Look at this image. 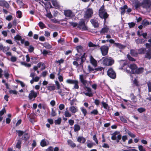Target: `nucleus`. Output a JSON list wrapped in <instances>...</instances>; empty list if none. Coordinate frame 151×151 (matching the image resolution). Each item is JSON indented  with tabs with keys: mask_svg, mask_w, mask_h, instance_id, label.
Segmentation results:
<instances>
[{
	"mask_svg": "<svg viewBox=\"0 0 151 151\" xmlns=\"http://www.w3.org/2000/svg\"><path fill=\"white\" fill-rule=\"evenodd\" d=\"M57 115L55 111L53 109H52V111L51 114V115L53 117Z\"/></svg>",
	"mask_w": 151,
	"mask_h": 151,
	"instance_id": "51",
	"label": "nucleus"
},
{
	"mask_svg": "<svg viewBox=\"0 0 151 151\" xmlns=\"http://www.w3.org/2000/svg\"><path fill=\"white\" fill-rule=\"evenodd\" d=\"M66 82L67 83L70 84H74V87L76 88V80H72L70 79H67Z\"/></svg>",
	"mask_w": 151,
	"mask_h": 151,
	"instance_id": "22",
	"label": "nucleus"
},
{
	"mask_svg": "<svg viewBox=\"0 0 151 151\" xmlns=\"http://www.w3.org/2000/svg\"><path fill=\"white\" fill-rule=\"evenodd\" d=\"M76 26H77L78 28L79 29L83 30H85L87 29L85 25L84 20L83 19H81L78 24H76Z\"/></svg>",
	"mask_w": 151,
	"mask_h": 151,
	"instance_id": "6",
	"label": "nucleus"
},
{
	"mask_svg": "<svg viewBox=\"0 0 151 151\" xmlns=\"http://www.w3.org/2000/svg\"><path fill=\"white\" fill-rule=\"evenodd\" d=\"M109 29L107 27H105L102 29L100 31V32L101 35L104 34L105 33H107L108 32Z\"/></svg>",
	"mask_w": 151,
	"mask_h": 151,
	"instance_id": "17",
	"label": "nucleus"
},
{
	"mask_svg": "<svg viewBox=\"0 0 151 151\" xmlns=\"http://www.w3.org/2000/svg\"><path fill=\"white\" fill-rule=\"evenodd\" d=\"M16 132L17 133L18 136L19 137H21L24 133V132L23 131L20 130H16Z\"/></svg>",
	"mask_w": 151,
	"mask_h": 151,
	"instance_id": "31",
	"label": "nucleus"
},
{
	"mask_svg": "<svg viewBox=\"0 0 151 151\" xmlns=\"http://www.w3.org/2000/svg\"><path fill=\"white\" fill-rule=\"evenodd\" d=\"M62 119L61 118H58L57 119L55 120L54 123L55 125H60L61 123Z\"/></svg>",
	"mask_w": 151,
	"mask_h": 151,
	"instance_id": "32",
	"label": "nucleus"
},
{
	"mask_svg": "<svg viewBox=\"0 0 151 151\" xmlns=\"http://www.w3.org/2000/svg\"><path fill=\"white\" fill-rule=\"evenodd\" d=\"M51 2L53 5L56 9L60 8V6L56 0H51Z\"/></svg>",
	"mask_w": 151,
	"mask_h": 151,
	"instance_id": "18",
	"label": "nucleus"
},
{
	"mask_svg": "<svg viewBox=\"0 0 151 151\" xmlns=\"http://www.w3.org/2000/svg\"><path fill=\"white\" fill-rule=\"evenodd\" d=\"M119 134V132L117 131H115L113 134H111L112 135L111 139L113 140H116L117 142H119L120 140L122 138L121 135Z\"/></svg>",
	"mask_w": 151,
	"mask_h": 151,
	"instance_id": "5",
	"label": "nucleus"
},
{
	"mask_svg": "<svg viewBox=\"0 0 151 151\" xmlns=\"http://www.w3.org/2000/svg\"><path fill=\"white\" fill-rule=\"evenodd\" d=\"M64 14L67 17H71L74 16V14L70 10H65L64 11Z\"/></svg>",
	"mask_w": 151,
	"mask_h": 151,
	"instance_id": "12",
	"label": "nucleus"
},
{
	"mask_svg": "<svg viewBox=\"0 0 151 151\" xmlns=\"http://www.w3.org/2000/svg\"><path fill=\"white\" fill-rule=\"evenodd\" d=\"M20 40L21 41V43L22 44H23L24 43V44L25 46H28L29 45L30 43L28 41H26L24 42V39H22V38H21V40Z\"/></svg>",
	"mask_w": 151,
	"mask_h": 151,
	"instance_id": "24",
	"label": "nucleus"
},
{
	"mask_svg": "<svg viewBox=\"0 0 151 151\" xmlns=\"http://www.w3.org/2000/svg\"><path fill=\"white\" fill-rule=\"evenodd\" d=\"M128 9L127 6V5L124 6L123 7L120 8L121 12L122 14H124L125 12V9Z\"/></svg>",
	"mask_w": 151,
	"mask_h": 151,
	"instance_id": "28",
	"label": "nucleus"
},
{
	"mask_svg": "<svg viewBox=\"0 0 151 151\" xmlns=\"http://www.w3.org/2000/svg\"><path fill=\"white\" fill-rule=\"evenodd\" d=\"M127 62L122 60L120 61L121 69L126 71L127 73H135L137 67L135 64H131L129 66L127 65Z\"/></svg>",
	"mask_w": 151,
	"mask_h": 151,
	"instance_id": "2",
	"label": "nucleus"
},
{
	"mask_svg": "<svg viewBox=\"0 0 151 151\" xmlns=\"http://www.w3.org/2000/svg\"><path fill=\"white\" fill-rule=\"evenodd\" d=\"M16 81L17 83H19L22 87H24L25 86V84L22 81L18 80H16Z\"/></svg>",
	"mask_w": 151,
	"mask_h": 151,
	"instance_id": "43",
	"label": "nucleus"
},
{
	"mask_svg": "<svg viewBox=\"0 0 151 151\" xmlns=\"http://www.w3.org/2000/svg\"><path fill=\"white\" fill-rule=\"evenodd\" d=\"M108 49V47L107 46L104 45L101 47L100 49L102 54L104 56L107 54Z\"/></svg>",
	"mask_w": 151,
	"mask_h": 151,
	"instance_id": "10",
	"label": "nucleus"
},
{
	"mask_svg": "<svg viewBox=\"0 0 151 151\" xmlns=\"http://www.w3.org/2000/svg\"><path fill=\"white\" fill-rule=\"evenodd\" d=\"M93 13V10L91 9H88L85 12L84 17L87 19L91 17Z\"/></svg>",
	"mask_w": 151,
	"mask_h": 151,
	"instance_id": "8",
	"label": "nucleus"
},
{
	"mask_svg": "<svg viewBox=\"0 0 151 151\" xmlns=\"http://www.w3.org/2000/svg\"><path fill=\"white\" fill-rule=\"evenodd\" d=\"M104 58L103 63V64L107 66H110L112 65L114 62V60L110 57L103 58Z\"/></svg>",
	"mask_w": 151,
	"mask_h": 151,
	"instance_id": "4",
	"label": "nucleus"
},
{
	"mask_svg": "<svg viewBox=\"0 0 151 151\" xmlns=\"http://www.w3.org/2000/svg\"><path fill=\"white\" fill-rule=\"evenodd\" d=\"M114 45L116 47H119V48H122L123 47V46L119 43H115Z\"/></svg>",
	"mask_w": 151,
	"mask_h": 151,
	"instance_id": "48",
	"label": "nucleus"
},
{
	"mask_svg": "<svg viewBox=\"0 0 151 151\" xmlns=\"http://www.w3.org/2000/svg\"><path fill=\"white\" fill-rule=\"evenodd\" d=\"M130 53L131 55L133 56H136L138 55V53L137 51L134 50H132L130 51Z\"/></svg>",
	"mask_w": 151,
	"mask_h": 151,
	"instance_id": "33",
	"label": "nucleus"
},
{
	"mask_svg": "<svg viewBox=\"0 0 151 151\" xmlns=\"http://www.w3.org/2000/svg\"><path fill=\"white\" fill-rule=\"evenodd\" d=\"M80 79L81 82L85 86H86L87 82L86 81L84 80L83 79V76L82 75H80Z\"/></svg>",
	"mask_w": 151,
	"mask_h": 151,
	"instance_id": "23",
	"label": "nucleus"
},
{
	"mask_svg": "<svg viewBox=\"0 0 151 151\" xmlns=\"http://www.w3.org/2000/svg\"><path fill=\"white\" fill-rule=\"evenodd\" d=\"M150 24V23L147 20L145 19L142 22V24L144 27Z\"/></svg>",
	"mask_w": 151,
	"mask_h": 151,
	"instance_id": "34",
	"label": "nucleus"
},
{
	"mask_svg": "<svg viewBox=\"0 0 151 151\" xmlns=\"http://www.w3.org/2000/svg\"><path fill=\"white\" fill-rule=\"evenodd\" d=\"M144 70V69L142 68H139L138 69H137H137L136 70V71L135 72V73H140L143 72Z\"/></svg>",
	"mask_w": 151,
	"mask_h": 151,
	"instance_id": "35",
	"label": "nucleus"
},
{
	"mask_svg": "<svg viewBox=\"0 0 151 151\" xmlns=\"http://www.w3.org/2000/svg\"><path fill=\"white\" fill-rule=\"evenodd\" d=\"M58 42L61 45H63L64 43L65 40L63 38H60L58 40Z\"/></svg>",
	"mask_w": 151,
	"mask_h": 151,
	"instance_id": "50",
	"label": "nucleus"
},
{
	"mask_svg": "<svg viewBox=\"0 0 151 151\" xmlns=\"http://www.w3.org/2000/svg\"><path fill=\"white\" fill-rule=\"evenodd\" d=\"M10 94L13 93L14 94L17 95V92L15 90H13L12 89L10 90L9 91Z\"/></svg>",
	"mask_w": 151,
	"mask_h": 151,
	"instance_id": "52",
	"label": "nucleus"
},
{
	"mask_svg": "<svg viewBox=\"0 0 151 151\" xmlns=\"http://www.w3.org/2000/svg\"><path fill=\"white\" fill-rule=\"evenodd\" d=\"M42 2L44 4L46 7L48 8L49 7L50 8H53V7L52 6L50 1H48V2L46 3H44L42 1Z\"/></svg>",
	"mask_w": 151,
	"mask_h": 151,
	"instance_id": "30",
	"label": "nucleus"
},
{
	"mask_svg": "<svg viewBox=\"0 0 151 151\" xmlns=\"http://www.w3.org/2000/svg\"><path fill=\"white\" fill-rule=\"evenodd\" d=\"M64 60L63 59L61 58L60 60H56L55 61V63H59V65H60L61 63H63L64 62Z\"/></svg>",
	"mask_w": 151,
	"mask_h": 151,
	"instance_id": "46",
	"label": "nucleus"
},
{
	"mask_svg": "<svg viewBox=\"0 0 151 151\" xmlns=\"http://www.w3.org/2000/svg\"><path fill=\"white\" fill-rule=\"evenodd\" d=\"M138 111L140 113L143 112L145 111V109L143 108H140L137 109Z\"/></svg>",
	"mask_w": 151,
	"mask_h": 151,
	"instance_id": "53",
	"label": "nucleus"
},
{
	"mask_svg": "<svg viewBox=\"0 0 151 151\" xmlns=\"http://www.w3.org/2000/svg\"><path fill=\"white\" fill-rule=\"evenodd\" d=\"M13 18L12 16L11 15H9L7 16L6 18V20H7L8 21H10Z\"/></svg>",
	"mask_w": 151,
	"mask_h": 151,
	"instance_id": "58",
	"label": "nucleus"
},
{
	"mask_svg": "<svg viewBox=\"0 0 151 151\" xmlns=\"http://www.w3.org/2000/svg\"><path fill=\"white\" fill-rule=\"evenodd\" d=\"M40 145L42 147H44L47 145V142L44 139H42L40 142Z\"/></svg>",
	"mask_w": 151,
	"mask_h": 151,
	"instance_id": "37",
	"label": "nucleus"
},
{
	"mask_svg": "<svg viewBox=\"0 0 151 151\" xmlns=\"http://www.w3.org/2000/svg\"><path fill=\"white\" fill-rule=\"evenodd\" d=\"M38 25L41 29H43L45 27V24L42 22H40L38 23Z\"/></svg>",
	"mask_w": 151,
	"mask_h": 151,
	"instance_id": "39",
	"label": "nucleus"
},
{
	"mask_svg": "<svg viewBox=\"0 0 151 151\" xmlns=\"http://www.w3.org/2000/svg\"><path fill=\"white\" fill-rule=\"evenodd\" d=\"M146 53L145 55V57L149 59H151V49H149L146 50Z\"/></svg>",
	"mask_w": 151,
	"mask_h": 151,
	"instance_id": "16",
	"label": "nucleus"
},
{
	"mask_svg": "<svg viewBox=\"0 0 151 151\" xmlns=\"http://www.w3.org/2000/svg\"><path fill=\"white\" fill-rule=\"evenodd\" d=\"M65 117H70L71 116V115L70 114L69 112L67 111H65Z\"/></svg>",
	"mask_w": 151,
	"mask_h": 151,
	"instance_id": "47",
	"label": "nucleus"
},
{
	"mask_svg": "<svg viewBox=\"0 0 151 151\" xmlns=\"http://www.w3.org/2000/svg\"><path fill=\"white\" fill-rule=\"evenodd\" d=\"M151 5V1L149 0H144L143 2L140 4V6L144 8H149Z\"/></svg>",
	"mask_w": 151,
	"mask_h": 151,
	"instance_id": "7",
	"label": "nucleus"
},
{
	"mask_svg": "<svg viewBox=\"0 0 151 151\" xmlns=\"http://www.w3.org/2000/svg\"><path fill=\"white\" fill-rule=\"evenodd\" d=\"M90 114H93L94 115H96L98 114V111L97 109H94L91 111Z\"/></svg>",
	"mask_w": 151,
	"mask_h": 151,
	"instance_id": "49",
	"label": "nucleus"
},
{
	"mask_svg": "<svg viewBox=\"0 0 151 151\" xmlns=\"http://www.w3.org/2000/svg\"><path fill=\"white\" fill-rule=\"evenodd\" d=\"M60 70L58 74V78L60 81L62 82L63 81V78L62 76L60 75Z\"/></svg>",
	"mask_w": 151,
	"mask_h": 151,
	"instance_id": "36",
	"label": "nucleus"
},
{
	"mask_svg": "<svg viewBox=\"0 0 151 151\" xmlns=\"http://www.w3.org/2000/svg\"><path fill=\"white\" fill-rule=\"evenodd\" d=\"M47 89L50 91H53L56 88V86L54 84H49L48 85L46 86Z\"/></svg>",
	"mask_w": 151,
	"mask_h": 151,
	"instance_id": "14",
	"label": "nucleus"
},
{
	"mask_svg": "<svg viewBox=\"0 0 151 151\" xmlns=\"http://www.w3.org/2000/svg\"><path fill=\"white\" fill-rule=\"evenodd\" d=\"M53 148L52 146L49 147L46 150V151H53Z\"/></svg>",
	"mask_w": 151,
	"mask_h": 151,
	"instance_id": "63",
	"label": "nucleus"
},
{
	"mask_svg": "<svg viewBox=\"0 0 151 151\" xmlns=\"http://www.w3.org/2000/svg\"><path fill=\"white\" fill-rule=\"evenodd\" d=\"M148 90L149 91H151V83L150 82H148L147 83Z\"/></svg>",
	"mask_w": 151,
	"mask_h": 151,
	"instance_id": "64",
	"label": "nucleus"
},
{
	"mask_svg": "<svg viewBox=\"0 0 151 151\" xmlns=\"http://www.w3.org/2000/svg\"><path fill=\"white\" fill-rule=\"evenodd\" d=\"M44 46L47 49H50L52 47L51 45L47 43H45Z\"/></svg>",
	"mask_w": 151,
	"mask_h": 151,
	"instance_id": "40",
	"label": "nucleus"
},
{
	"mask_svg": "<svg viewBox=\"0 0 151 151\" xmlns=\"http://www.w3.org/2000/svg\"><path fill=\"white\" fill-rule=\"evenodd\" d=\"M70 111L72 113H75L76 112V108L74 106H71Z\"/></svg>",
	"mask_w": 151,
	"mask_h": 151,
	"instance_id": "54",
	"label": "nucleus"
},
{
	"mask_svg": "<svg viewBox=\"0 0 151 151\" xmlns=\"http://www.w3.org/2000/svg\"><path fill=\"white\" fill-rule=\"evenodd\" d=\"M77 141L80 143H84L86 142L85 138L82 136L79 137L77 139Z\"/></svg>",
	"mask_w": 151,
	"mask_h": 151,
	"instance_id": "20",
	"label": "nucleus"
},
{
	"mask_svg": "<svg viewBox=\"0 0 151 151\" xmlns=\"http://www.w3.org/2000/svg\"><path fill=\"white\" fill-rule=\"evenodd\" d=\"M108 76L111 78L114 79L116 78V74L112 69H109L107 71Z\"/></svg>",
	"mask_w": 151,
	"mask_h": 151,
	"instance_id": "11",
	"label": "nucleus"
},
{
	"mask_svg": "<svg viewBox=\"0 0 151 151\" xmlns=\"http://www.w3.org/2000/svg\"><path fill=\"white\" fill-rule=\"evenodd\" d=\"M4 77L6 78V79H8L9 76V74L8 73V69H6L4 71Z\"/></svg>",
	"mask_w": 151,
	"mask_h": 151,
	"instance_id": "27",
	"label": "nucleus"
},
{
	"mask_svg": "<svg viewBox=\"0 0 151 151\" xmlns=\"http://www.w3.org/2000/svg\"><path fill=\"white\" fill-rule=\"evenodd\" d=\"M17 143L15 146L17 148L20 149L21 148L22 140L20 138H19V139H17Z\"/></svg>",
	"mask_w": 151,
	"mask_h": 151,
	"instance_id": "19",
	"label": "nucleus"
},
{
	"mask_svg": "<svg viewBox=\"0 0 151 151\" xmlns=\"http://www.w3.org/2000/svg\"><path fill=\"white\" fill-rule=\"evenodd\" d=\"M127 57L128 59L130 61H135V59H134L132 57L130 56L129 55H127Z\"/></svg>",
	"mask_w": 151,
	"mask_h": 151,
	"instance_id": "60",
	"label": "nucleus"
},
{
	"mask_svg": "<svg viewBox=\"0 0 151 151\" xmlns=\"http://www.w3.org/2000/svg\"><path fill=\"white\" fill-rule=\"evenodd\" d=\"M59 108L60 110H62L64 109L65 105L63 104H61L59 105Z\"/></svg>",
	"mask_w": 151,
	"mask_h": 151,
	"instance_id": "62",
	"label": "nucleus"
},
{
	"mask_svg": "<svg viewBox=\"0 0 151 151\" xmlns=\"http://www.w3.org/2000/svg\"><path fill=\"white\" fill-rule=\"evenodd\" d=\"M90 22L95 27H97L99 26V23L96 20L91 19Z\"/></svg>",
	"mask_w": 151,
	"mask_h": 151,
	"instance_id": "21",
	"label": "nucleus"
},
{
	"mask_svg": "<svg viewBox=\"0 0 151 151\" xmlns=\"http://www.w3.org/2000/svg\"><path fill=\"white\" fill-rule=\"evenodd\" d=\"M127 133L129 135V136L132 138H134L136 137V136L134 134L130 132L129 131H128Z\"/></svg>",
	"mask_w": 151,
	"mask_h": 151,
	"instance_id": "61",
	"label": "nucleus"
},
{
	"mask_svg": "<svg viewBox=\"0 0 151 151\" xmlns=\"http://www.w3.org/2000/svg\"><path fill=\"white\" fill-rule=\"evenodd\" d=\"M0 6H1L4 7L7 9H9L10 6L8 3L5 0L0 1Z\"/></svg>",
	"mask_w": 151,
	"mask_h": 151,
	"instance_id": "13",
	"label": "nucleus"
},
{
	"mask_svg": "<svg viewBox=\"0 0 151 151\" xmlns=\"http://www.w3.org/2000/svg\"><path fill=\"white\" fill-rule=\"evenodd\" d=\"M76 49L78 52V53L76 54V66H78L79 64L81 68H82V63L85 59V53L83 52V47L81 46H77L76 47Z\"/></svg>",
	"mask_w": 151,
	"mask_h": 151,
	"instance_id": "1",
	"label": "nucleus"
},
{
	"mask_svg": "<svg viewBox=\"0 0 151 151\" xmlns=\"http://www.w3.org/2000/svg\"><path fill=\"white\" fill-rule=\"evenodd\" d=\"M55 83L57 86V89H59L60 88V85L58 81H55Z\"/></svg>",
	"mask_w": 151,
	"mask_h": 151,
	"instance_id": "55",
	"label": "nucleus"
},
{
	"mask_svg": "<svg viewBox=\"0 0 151 151\" xmlns=\"http://www.w3.org/2000/svg\"><path fill=\"white\" fill-rule=\"evenodd\" d=\"M22 37L19 35H16L14 37V39L16 40L19 41L21 40Z\"/></svg>",
	"mask_w": 151,
	"mask_h": 151,
	"instance_id": "41",
	"label": "nucleus"
},
{
	"mask_svg": "<svg viewBox=\"0 0 151 151\" xmlns=\"http://www.w3.org/2000/svg\"><path fill=\"white\" fill-rule=\"evenodd\" d=\"M99 15L101 18L104 19V21L108 17L109 15L105 11L104 6H102L99 9Z\"/></svg>",
	"mask_w": 151,
	"mask_h": 151,
	"instance_id": "3",
	"label": "nucleus"
},
{
	"mask_svg": "<svg viewBox=\"0 0 151 151\" xmlns=\"http://www.w3.org/2000/svg\"><path fill=\"white\" fill-rule=\"evenodd\" d=\"M81 111L83 114L84 116H85L87 113V111L86 110L84 107H81Z\"/></svg>",
	"mask_w": 151,
	"mask_h": 151,
	"instance_id": "38",
	"label": "nucleus"
},
{
	"mask_svg": "<svg viewBox=\"0 0 151 151\" xmlns=\"http://www.w3.org/2000/svg\"><path fill=\"white\" fill-rule=\"evenodd\" d=\"M17 18H20L22 17V12L21 11L19 10L17 11Z\"/></svg>",
	"mask_w": 151,
	"mask_h": 151,
	"instance_id": "45",
	"label": "nucleus"
},
{
	"mask_svg": "<svg viewBox=\"0 0 151 151\" xmlns=\"http://www.w3.org/2000/svg\"><path fill=\"white\" fill-rule=\"evenodd\" d=\"M88 92L85 93V94L87 96H89V97L92 96L93 95L92 93L91 92V89L88 88H87Z\"/></svg>",
	"mask_w": 151,
	"mask_h": 151,
	"instance_id": "26",
	"label": "nucleus"
},
{
	"mask_svg": "<svg viewBox=\"0 0 151 151\" xmlns=\"http://www.w3.org/2000/svg\"><path fill=\"white\" fill-rule=\"evenodd\" d=\"M146 50L145 48L143 47H142L138 50V53L140 54H144L145 53Z\"/></svg>",
	"mask_w": 151,
	"mask_h": 151,
	"instance_id": "25",
	"label": "nucleus"
},
{
	"mask_svg": "<svg viewBox=\"0 0 151 151\" xmlns=\"http://www.w3.org/2000/svg\"><path fill=\"white\" fill-rule=\"evenodd\" d=\"M138 148L139 151H145V148H144L143 146L141 145H139L138 146Z\"/></svg>",
	"mask_w": 151,
	"mask_h": 151,
	"instance_id": "57",
	"label": "nucleus"
},
{
	"mask_svg": "<svg viewBox=\"0 0 151 151\" xmlns=\"http://www.w3.org/2000/svg\"><path fill=\"white\" fill-rule=\"evenodd\" d=\"M68 144L72 147H74L76 146L75 144L70 139H68Z\"/></svg>",
	"mask_w": 151,
	"mask_h": 151,
	"instance_id": "29",
	"label": "nucleus"
},
{
	"mask_svg": "<svg viewBox=\"0 0 151 151\" xmlns=\"http://www.w3.org/2000/svg\"><path fill=\"white\" fill-rule=\"evenodd\" d=\"M130 97L131 99L134 102H136L137 100L136 99V97L133 94H131L130 96Z\"/></svg>",
	"mask_w": 151,
	"mask_h": 151,
	"instance_id": "44",
	"label": "nucleus"
},
{
	"mask_svg": "<svg viewBox=\"0 0 151 151\" xmlns=\"http://www.w3.org/2000/svg\"><path fill=\"white\" fill-rule=\"evenodd\" d=\"M29 46V47L28 48L29 52H32L34 51V47L32 45Z\"/></svg>",
	"mask_w": 151,
	"mask_h": 151,
	"instance_id": "42",
	"label": "nucleus"
},
{
	"mask_svg": "<svg viewBox=\"0 0 151 151\" xmlns=\"http://www.w3.org/2000/svg\"><path fill=\"white\" fill-rule=\"evenodd\" d=\"M90 61L91 63L93 66L95 67L97 66V61L91 55L90 56Z\"/></svg>",
	"mask_w": 151,
	"mask_h": 151,
	"instance_id": "15",
	"label": "nucleus"
},
{
	"mask_svg": "<svg viewBox=\"0 0 151 151\" xmlns=\"http://www.w3.org/2000/svg\"><path fill=\"white\" fill-rule=\"evenodd\" d=\"M11 61L12 62H14L17 60V58L15 56H12L11 58Z\"/></svg>",
	"mask_w": 151,
	"mask_h": 151,
	"instance_id": "56",
	"label": "nucleus"
},
{
	"mask_svg": "<svg viewBox=\"0 0 151 151\" xmlns=\"http://www.w3.org/2000/svg\"><path fill=\"white\" fill-rule=\"evenodd\" d=\"M37 96V93L35 92L34 90H32L29 93L28 98L29 100H32L33 98H36Z\"/></svg>",
	"mask_w": 151,
	"mask_h": 151,
	"instance_id": "9",
	"label": "nucleus"
},
{
	"mask_svg": "<svg viewBox=\"0 0 151 151\" xmlns=\"http://www.w3.org/2000/svg\"><path fill=\"white\" fill-rule=\"evenodd\" d=\"M88 45L89 47H94L96 46V45L93 44L92 42H90L88 43Z\"/></svg>",
	"mask_w": 151,
	"mask_h": 151,
	"instance_id": "59",
	"label": "nucleus"
}]
</instances>
